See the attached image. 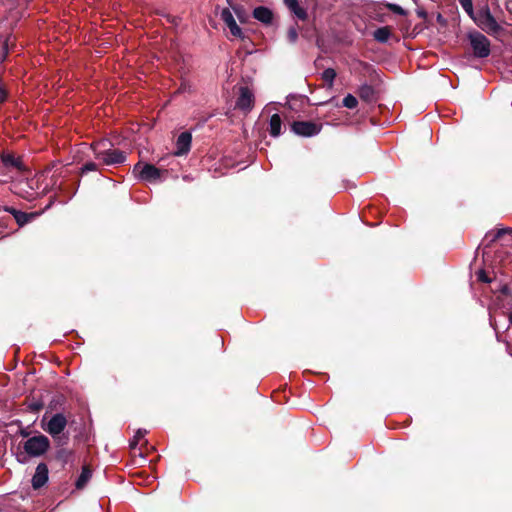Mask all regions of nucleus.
Returning a JSON list of instances; mask_svg holds the SVG:
<instances>
[{
	"mask_svg": "<svg viewBox=\"0 0 512 512\" xmlns=\"http://www.w3.org/2000/svg\"><path fill=\"white\" fill-rule=\"evenodd\" d=\"M472 20L481 30L488 34L496 35L502 30V27L491 14L488 5L479 8L472 17Z\"/></svg>",
	"mask_w": 512,
	"mask_h": 512,
	"instance_id": "1",
	"label": "nucleus"
},
{
	"mask_svg": "<svg viewBox=\"0 0 512 512\" xmlns=\"http://www.w3.org/2000/svg\"><path fill=\"white\" fill-rule=\"evenodd\" d=\"M67 418L62 413L54 414L43 429L49 433L58 446H64L68 442V437L63 434L67 426Z\"/></svg>",
	"mask_w": 512,
	"mask_h": 512,
	"instance_id": "2",
	"label": "nucleus"
},
{
	"mask_svg": "<svg viewBox=\"0 0 512 512\" xmlns=\"http://www.w3.org/2000/svg\"><path fill=\"white\" fill-rule=\"evenodd\" d=\"M50 447V440L47 436L39 434L28 438L24 444L23 449L30 457H39L44 455Z\"/></svg>",
	"mask_w": 512,
	"mask_h": 512,
	"instance_id": "3",
	"label": "nucleus"
},
{
	"mask_svg": "<svg viewBox=\"0 0 512 512\" xmlns=\"http://www.w3.org/2000/svg\"><path fill=\"white\" fill-rule=\"evenodd\" d=\"M468 39L475 57L486 58L489 56L491 52L490 41L485 35L478 31H474L468 34Z\"/></svg>",
	"mask_w": 512,
	"mask_h": 512,
	"instance_id": "4",
	"label": "nucleus"
},
{
	"mask_svg": "<svg viewBox=\"0 0 512 512\" xmlns=\"http://www.w3.org/2000/svg\"><path fill=\"white\" fill-rule=\"evenodd\" d=\"M133 173L141 180L155 182L161 177L162 171L152 164L138 162L133 167Z\"/></svg>",
	"mask_w": 512,
	"mask_h": 512,
	"instance_id": "5",
	"label": "nucleus"
},
{
	"mask_svg": "<svg viewBox=\"0 0 512 512\" xmlns=\"http://www.w3.org/2000/svg\"><path fill=\"white\" fill-rule=\"evenodd\" d=\"M322 129L321 123L313 121H293L291 130L298 136L312 137L317 135Z\"/></svg>",
	"mask_w": 512,
	"mask_h": 512,
	"instance_id": "6",
	"label": "nucleus"
},
{
	"mask_svg": "<svg viewBox=\"0 0 512 512\" xmlns=\"http://www.w3.org/2000/svg\"><path fill=\"white\" fill-rule=\"evenodd\" d=\"M96 159L101 160L105 165L122 164L126 161V153L119 149H106L95 152Z\"/></svg>",
	"mask_w": 512,
	"mask_h": 512,
	"instance_id": "7",
	"label": "nucleus"
},
{
	"mask_svg": "<svg viewBox=\"0 0 512 512\" xmlns=\"http://www.w3.org/2000/svg\"><path fill=\"white\" fill-rule=\"evenodd\" d=\"M254 106V95L247 86H241L239 96L236 100L235 107L239 110L248 112Z\"/></svg>",
	"mask_w": 512,
	"mask_h": 512,
	"instance_id": "8",
	"label": "nucleus"
},
{
	"mask_svg": "<svg viewBox=\"0 0 512 512\" xmlns=\"http://www.w3.org/2000/svg\"><path fill=\"white\" fill-rule=\"evenodd\" d=\"M220 18L227 25V27L230 30V33L234 37H238L241 39L245 38L242 29L237 25V23L233 17V14L229 8H224L221 11Z\"/></svg>",
	"mask_w": 512,
	"mask_h": 512,
	"instance_id": "9",
	"label": "nucleus"
},
{
	"mask_svg": "<svg viewBox=\"0 0 512 512\" xmlns=\"http://www.w3.org/2000/svg\"><path fill=\"white\" fill-rule=\"evenodd\" d=\"M48 467L45 463H39L35 469L32 477L31 484L33 489L38 490L43 487L48 481Z\"/></svg>",
	"mask_w": 512,
	"mask_h": 512,
	"instance_id": "10",
	"label": "nucleus"
},
{
	"mask_svg": "<svg viewBox=\"0 0 512 512\" xmlns=\"http://www.w3.org/2000/svg\"><path fill=\"white\" fill-rule=\"evenodd\" d=\"M191 142H192L191 133L188 131L182 132L177 138L176 151L174 152V154L176 156L186 155L190 151Z\"/></svg>",
	"mask_w": 512,
	"mask_h": 512,
	"instance_id": "11",
	"label": "nucleus"
},
{
	"mask_svg": "<svg viewBox=\"0 0 512 512\" xmlns=\"http://www.w3.org/2000/svg\"><path fill=\"white\" fill-rule=\"evenodd\" d=\"M73 451L63 446H59L53 456L49 458V461L54 460L59 464L60 469H64L65 465L72 459Z\"/></svg>",
	"mask_w": 512,
	"mask_h": 512,
	"instance_id": "12",
	"label": "nucleus"
},
{
	"mask_svg": "<svg viewBox=\"0 0 512 512\" xmlns=\"http://www.w3.org/2000/svg\"><path fill=\"white\" fill-rule=\"evenodd\" d=\"M4 211L10 213L13 215L14 219L16 220L17 224L22 227L25 224L29 223L32 219L35 218V213H27L20 210H17L14 207L5 206Z\"/></svg>",
	"mask_w": 512,
	"mask_h": 512,
	"instance_id": "13",
	"label": "nucleus"
},
{
	"mask_svg": "<svg viewBox=\"0 0 512 512\" xmlns=\"http://www.w3.org/2000/svg\"><path fill=\"white\" fill-rule=\"evenodd\" d=\"M253 17L265 25H270L273 22V12L265 6H258L253 10Z\"/></svg>",
	"mask_w": 512,
	"mask_h": 512,
	"instance_id": "14",
	"label": "nucleus"
},
{
	"mask_svg": "<svg viewBox=\"0 0 512 512\" xmlns=\"http://www.w3.org/2000/svg\"><path fill=\"white\" fill-rule=\"evenodd\" d=\"M2 163L7 168H14L18 171L25 169L24 164L20 157H16L12 153H3L1 157Z\"/></svg>",
	"mask_w": 512,
	"mask_h": 512,
	"instance_id": "15",
	"label": "nucleus"
},
{
	"mask_svg": "<svg viewBox=\"0 0 512 512\" xmlns=\"http://www.w3.org/2000/svg\"><path fill=\"white\" fill-rule=\"evenodd\" d=\"M282 119L279 114H273L269 122V133L272 137H278L281 133Z\"/></svg>",
	"mask_w": 512,
	"mask_h": 512,
	"instance_id": "16",
	"label": "nucleus"
},
{
	"mask_svg": "<svg viewBox=\"0 0 512 512\" xmlns=\"http://www.w3.org/2000/svg\"><path fill=\"white\" fill-rule=\"evenodd\" d=\"M392 30L389 26H384L376 29L373 32L374 39L379 43H386L391 37Z\"/></svg>",
	"mask_w": 512,
	"mask_h": 512,
	"instance_id": "17",
	"label": "nucleus"
},
{
	"mask_svg": "<svg viewBox=\"0 0 512 512\" xmlns=\"http://www.w3.org/2000/svg\"><path fill=\"white\" fill-rule=\"evenodd\" d=\"M92 476V471L88 466H83L81 474L76 480L75 486L77 489H83L87 482L90 480Z\"/></svg>",
	"mask_w": 512,
	"mask_h": 512,
	"instance_id": "18",
	"label": "nucleus"
},
{
	"mask_svg": "<svg viewBox=\"0 0 512 512\" xmlns=\"http://www.w3.org/2000/svg\"><path fill=\"white\" fill-rule=\"evenodd\" d=\"M358 94H359V97L366 102L374 101L375 90L371 85H368V84L362 85L359 88Z\"/></svg>",
	"mask_w": 512,
	"mask_h": 512,
	"instance_id": "19",
	"label": "nucleus"
},
{
	"mask_svg": "<svg viewBox=\"0 0 512 512\" xmlns=\"http://www.w3.org/2000/svg\"><path fill=\"white\" fill-rule=\"evenodd\" d=\"M511 232H512V230L510 228H502V229H498L495 232L487 233L485 236V240L488 241L487 246L492 245V243L499 240L503 235H505L507 233H511Z\"/></svg>",
	"mask_w": 512,
	"mask_h": 512,
	"instance_id": "20",
	"label": "nucleus"
},
{
	"mask_svg": "<svg viewBox=\"0 0 512 512\" xmlns=\"http://www.w3.org/2000/svg\"><path fill=\"white\" fill-rule=\"evenodd\" d=\"M336 76L337 73L333 68H327L322 73V79L327 83L329 88L333 87Z\"/></svg>",
	"mask_w": 512,
	"mask_h": 512,
	"instance_id": "21",
	"label": "nucleus"
},
{
	"mask_svg": "<svg viewBox=\"0 0 512 512\" xmlns=\"http://www.w3.org/2000/svg\"><path fill=\"white\" fill-rule=\"evenodd\" d=\"M299 20L305 21L308 17V14L304 8H302L298 3L296 6H292L289 9Z\"/></svg>",
	"mask_w": 512,
	"mask_h": 512,
	"instance_id": "22",
	"label": "nucleus"
},
{
	"mask_svg": "<svg viewBox=\"0 0 512 512\" xmlns=\"http://www.w3.org/2000/svg\"><path fill=\"white\" fill-rule=\"evenodd\" d=\"M232 9L241 23H245L248 20V14L243 6L235 5L232 6Z\"/></svg>",
	"mask_w": 512,
	"mask_h": 512,
	"instance_id": "23",
	"label": "nucleus"
},
{
	"mask_svg": "<svg viewBox=\"0 0 512 512\" xmlns=\"http://www.w3.org/2000/svg\"><path fill=\"white\" fill-rule=\"evenodd\" d=\"M358 105V100L352 94H348L343 99V106L349 109H354Z\"/></svg>",
	"mask_w": 512,
	"mask_h": 512,
	"instance_id": "24",
	"label": "nucleus"
},
{
	"mask_svg": "<svg viewBox=\"0 0 512 512\" xmlns=\"http://www.w3.org/2000/svg\"><path fill=\"white\" fill-rule=\"evenodd\" d=\"M459 3L461 4L464 11L469 15V17L472 19L475 12L473 9V3L472 0H459Z\"/></svg>",
	"mask_w": 512,
	"mask_h": 512,
	"instance_id": "25",
	"label": "nucleus"
},
{
	"mask_svg": "<svg viewBox=\"0 0 512 512\" xmlns=\"http://www.w3.org/2000/svg\"><path fill=\"white\" fill-rule=\"evenodd\" d=\"M98 170V165L94 162H86L80 169L79 174L84 175L90 171Z\"/></svg>",
	"mask_w": 512,
	"mask_h": 512,
	"instance_id": "26",
	"label": "nucleus"
},
{
	"mask_svg": "<svg viewBox=\"0 0 512 512\" xmlns=\"http://www.w3.org/2000/svg\"><path fill=\"white\" fill-rule=\"evenodd\" d=\"M386 7L395 14L402 16H405L407 14V12L397 4L388 3L386 4Z\"/></svg>",
	"mask_w": 512,
	"mask_h": 512,
	"instance_id": "27",
	"label": "nucleus"
},
{
	"mask_svg": "<svg viewBox=\"0 0 512 512\" xmlns=\"http://www.w3.org/2000/svg\"><path fill=\"white\" fill-rule=\"evenodd\" d=\"M298 39V32L295 27H290L287 31V40L290 43H295Z\"/></svg>",
	"mask_w": 512,
	"mask_h": 512,
	"instance_id": "28",
	"label": "nucleus"
},
{
	"mask_svg": "<svg viewBox=\"0 0 512 512\" xmlns=\"http://www.w3.org/2000/svg\"><path fill=\"white\" fill-rule=\"evenodd\" d=\"M146 431L139 429L136 434L134 435L133 440L130 442L131 448H135L138 444V442L144 437Z\"/></svg>",
	"mask_w": 512,
	"mask_h": 512,
	"instance_id": "29",
	"label": "nucleus"
},
{
	"mask_svg": "<svg viewBox=\"0 0 512 512\" xmlns=\"http://www.w3.org/2000/svg\"><path fill=\"white\" fill-rule=\"evenodd\" d=\"M477 279H478V281L484 282V283L491 282V279L488 277L487 273L484 270H479L477 272Z\"/></svg>",
	"mask_w": 512,
	"mask_h": 512,
	"instance_id": "30",
	"label": "nucleus"
},
{
	"mask_svg": "<svg viewBox=\"0 0 512 512\" xmlns=\"http://www.w3.org/2000/svg\"><path fill=\"white\" fill-rule=\"evenodd\" d=\"M436 21L442 26L445 27L447 25V19L443 17L441 13H438L436 16Z\"/></svg>",
	"mask_w": 512,
	"mask_h": 512,
	"instance_id": "31",
	"label": "nucleus"
},
{
	"mask_svg": "<svg viewBox=\"0 0 512 512\" xmlns=\"http://www.w3.org/2000/svg\"><path fill=\"white\" fill-rule=\"evenodd\" d=\"M416 13H417L418 17H420V18H422V19H426V18H427V16H428L427 12H426V11H425V9H423V8H418V9L416 10Z\"/></svg>",
	"mask_w": 512,
	"mask_h": 512,
	"instance_id": "32",
	"label": "nucleus"
},
{
	"mask_svg": "<svg viewBox=\"0 0 512 512\" xmlns=\"http://www.w3.org/2000/svg\"><path fill=\"white\" fill-rule=\"evenodd\" d=\"M284 3L290 9L292 6H296L298 0H284Z\"/></svg>",
	"mask_w": 512,
	"mask_h": 512,
	"instance_id": "33",
	"label": "nucleus"
},
{
	"mask_svg": "<svg viewBox=\"0 0 512 512\" xmlns=\"http://www.w3.org/2000/svg\"><path fill=\"white\" fill-rule=\"evenodd\" d=\"M19 434L24 437V438H27L29 436V432L26 430V429H20L19 431Z\"/></svg>",
	"mask_w": 512,
	"mask_h": 512,
	"instance_id": "34",
	"label": "nucleus"
},
{
	"mask_svg": "<svg viewBox=\"0 0 512 512\" xmlns=\"http://www.w3.org/2000/svg\"><path fill=\"white\" fill-rule=\"evenodd\" d=\"M3 49H4V56H6L8 54V39L5 41Z\"/></svg>",
	"mask_w": 512,
	"mask_h": 512,
	"instance_id": "35",
	"label": "nucleus"
},
{
	"mask_svg": "<svg viewBox=\"0 0 512 512\" xmlns=\"http://www.w3.org/2000/svg\"><path fill=\"white\" fill-rule=\"evenodd\" d=\"M42 408V405L41 404H34L32 406V409L35 410V411H39L40 409Z\"/></svg>",
	"mask_w": 512,
	"mask_h": 512,
	"instance_id": "36",
	"label": "nucleus"
},
{
	"mask_svg": "<svg viewBox=\"0 0 512 512\" xmlns=\"http://www.w3.org/2000/svg\"><path fill=\"white\" fill-rule=\"evenodd\" d=\"M507 290H508V288L506 286H504L502 289V293L507 294Z\"/></svg>",
	"mask_w": 512,
	"mask_h": 512,
	"instance_id": "37",
	"label": "nucleus"
},
{
	"mask_svg": "<svg viewBox=\"0 0 512 512\" xmlns=\"http://www.w3.org/2000/svg\"><path fill=\"white\" fill-rule=\"evenodd\" d=\"M509 322L512 325V313H510V315H509Z\"/></svg>",
	"mask_w": 512,
	"mask_h": 512,
	"instance_id": "38",
	"label": "nucleus"
},
{
	"mask_svg": "<svg viewBox=\"0 0 512 512\" xmlns=\"http://www.w3.org/2000/svg\"><path fill=\"white\" fill-rule=\"evenodd\" d=\"M79 186H80V181L78 180L76 189H77Z\"/></svg>",
	"mask_w": 512,
	"mask_h": 512,
	"instance_id": "39",
	"label": "nucleus"
}]
</instances>
